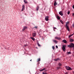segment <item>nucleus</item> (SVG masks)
I'll return each mask as SVG.
<instances>
[{
  "label": "nucleus",
  "mask_w": 74,
  "mask_h": 74,
  "mask_svg": "<svg viewBox=\"0 0 74 74\" xmlns=\"http://www.w3.org/2000/svg\"><path fill=\"white\" fill-rule=\"evenodd\" d=\"M68 47L70 48H74L73 49H74V44L73 43H71L70 45H68Z\"/></svg>",
  "instance_id": "f257e3e1"
},
{
  "label": "nucleus",
  "mask_w": 74,
  "mask_h": 74,
  "mask_svg": "<svg viewBox=\"0 0 74 74\" xmlns=\"http://www.w3.org/2000/svg\"><path fill=\"white\" fill-rule=\"evenodd\" d=\"M69 24V22H68L66 23V24L65 25V27H66L68 31H69V26H68V25H67Z\"/></svg>",
  "instance_id": "f03ea898"
},
{
  "label": "nucleus",
  "mask_w": 74,
  "mask_h": 74,
  "mask_svg": "<svg viewBox=\"0 0 74 74\" xmlns=\"http://www.w3.org/2000/svg\"><path fill=\"white\" fill-rule=\"evenodd\" d=\"M66 45H63L62 48V49L64 52L65 51V50H66Z\"/></svg>",
  "instance_id": "7ed1b4c3"
},
{
  "label": "nucleus",
  "mask_w": 74,
  "mask_h": 74,
  "mask_svg": "<svg viewBox=\"0 0 74 74\" xmlns=\"http://www.w3.org/2000/svg\"><path fill=\"white\" fill-rule=\"evenodd\" d=\"M66 68L67 70H72V69L69 66H66Z\"/></svg>",
  "instance_id": "20e7f679"
},
{
  "label": "nucleus",
  "mask_w": 74,
  "mask_h": 74,
  "mask_svg": "<svg viewBox=\"0 0 74 74\" xmlns=\"http://www.w3.org/2000/svg\"><path fill=\"white\" fill-rule=\"evenodd\" d=\"M48 18H49V16H46L45 17V20H46V21H49Z\"/></svg>",
  "instance_id": "39448f33"
},
{
  "label": "nucleus",
  "mask_w": 74,
  "mask_h": 74,
  "mask_svg": "<svg viewBox=\"0 0 74 74\" xmlns=\"http://www.w3.org/2000/svg\"><path fill=\"white\" fill-rule=\"evenodd\" d=\"M25 10V5H23L22 6V8L21 10L22 11H23V10Z\"/></svg>",
  "instance_id": "423d86ee"
},
{
  "label": "nucleus",
  "mask_w": 74,
  "mask_h": 74,
  "mask_svg": "<svg viewBox=\"0 0 74 74\" xmlns=\"http://www.w3.org/2000/svg\"><path fill=\"white\" fill-rule=\"evenodd\" d=\"M59 14H60V15H61V16H63V14L62 11H60L59 12Z\"/></svg>",
  "instance_id": "0eeeda50"
},
{
  "label": "nucleus",
  "mask_w": 74,
  "mask_h": 74,
  "mask_svg": "<svg viewBox=\"0 0 74 74\" xmlns=\"http://www.w3.org/2000/svg\"><path fill=\"white\" fill-rule=\"evenodd\" d=\"M36 33H33L32 34V36L34 37L36 36Z\"/></svg>",
  "instance_id": "6e6552de"
},
{
  "label": "nucleus",
  "mask_w": 74,
  "mask_h": 74,
  "mask_svg": "<svg viewBox=\"0 0 74 74\" xmlns=\"http://www.w3.org/2000/svg\"><path fill=\"white\" fill-rule=\"evenodd\" d=\"M55 39H57V40H60V37H55Z\"/></svg>",
  "instance_id": "1a4fd4ad"
},
{
  "label": "nucleus",
  "mask_w": 74,
  "mask_h": 74,
  "mask_svg": "<svg viewBox=\"0 0 74 74\" xmlns=\"http://www.w3.org/2000/svg\"><path fill=\"white\" fill-rule=\"evenodd\" d=\"M56 18L57 19H58V20H59L60 19V17H59V16L58 15H57Z\"/></svg>",
  "instance_id": "9d476101"
},
{
  "label": "nucleus",
  "mask_w": 74,
  "mask_h": 74,
  "mask_svg": "<svg viewBox=\"0 0 74 74\" xmlns=\"http://www.w3.org/2000/svg\"><path fill=\"white\" fill-rule=\"evenodd\" d=\"M27 27H26V26H25L23 27V29H22L23 31H24L25 30V29H27Z\"/></svg>",
  "instance_id": "9b49d317"
},
{
  "label": "nucleus",
  "mask_w": 74,
  "mask_h": 74,
  "mask_svg": "<svg viewBox=\"0 0 74 74\" xmlns=\"http://www.w3.org/2000/svg\"><path fill=\"white\" fill-rule=\"evenodd\" d=\"M62 42H63L64 43H67V41L65 40H63Z\"/></svg>",
  "instance_id": "f8f14e48"
},
{
  "label": "nucleus",
  "mask_w": 74,
  "mask_h": 74,
  "mask_svg": "<svg viewBox=\"0 0 74 74\" xmlns=\"http://www.w3.org/2000/svg\"><path fill=\"white\" fill-rule=\"evenodd\" d=\"M53 41L54 42H55L56 44L57 43V41L55 40H53Z\"/></svg>",
  "instance_id": "ddd939ff"
},
{
  "label": "nucleus",
  "mask_w": 74,
  "mask_h": 74,
  "mask_svg": "<svg viewBox=\"0 0 74 74\" xmlns=\"http://www.w3.org/2000/svg\"><path fill=\"white\" fill-rule=\"evenodd\" d=\"M45 70V68H43L41 70H39V71H44Z\"/></svg>",
  "instance_id": "4468645a"
},
{
  "label": "nucleus",
  "mask_w": 74,
  "mask_h": 74,
  "mask_svg": "<svg viewBox=\"0 0 74 74\" xmlns=\"http://www.w3.org/2000/svg\"><path fill=\"white\" fill-rule=\"evenodd\" d=\"M39 9V7L37 6V7L36 8L37 11H38Z\"/></svg>",
  "instance_id": "2eb2a0df"
},
{
  "label": "nucleus",
  "mask_w": 74,
  "mask_h": 74,
  "mask_svg": "<svg viewBox=\"0 0 74 74\" xmlns=\"http://www.w3.org/2000/svg\"><path fill=\"white\" fill-rule=\"evenodd\" d=\"M56 5H57V3H56V2H55L54 3V5L55 6Z\"/></svg>",
  "instance_id": "dca6fc26"
},
{
  "label": "nucleus",
  "mask_w": 74,
  "mask_h": 74,
  "mask_svg": "<svg viewBox=\"0 0 74 74\" xmlns=\"http://www.w3.org/2000/svg\"><path fill=\"white\" fill-rule=\"evenodd\" d=\"M67 53L68 55H70V54H71V53L70 52H67Z\"/></svg>",
  "instance_id": "f3484780"
},
{
  "label": "nucleus",
  "mask_w": 74,
  "mask_h": 74,
  "mask_svg": "<svg viewBox=\"0 0 74 74\" xmlns=\"http://www.w3.org/2000/svg\"><path fill=\"white\" fill-rule=\"evenodd\" d=\"M56 69H57L56 70H58L59 69H60V67H57Z\"/></svg>",
  "instance_id": "a211bd4d"
},
{
  "label": "nucleus",
  "mask_w": 74,
  "mask_h": 74,
  "mask_svg": "<svg viewBox=\"0 0 74 74\" xmlns=\"http://www.w3.org/2000/svg\"><path fill=\"white\" fill-rule=\"evenodd\" d=\"M70 41L71 42H72L73 41H74V40H73L72 39H71V40H70Z\"/></svg>",
  "instance_id": "6ab92c4d"
},
{
  "label": "nucleus",
  "mask_w": 74,
  "mask_h": 74,
  "mask_svg": "<svg viewBox=\"0 0 74 74\" xmlns=\"http://www.w3.org/2000/svg\"><path fill=\"white\" fill-rule=\"evenodd\" d=\"M60 21L62 24H63L64 23V22L62 21V20H60Z\"/></svg>",
  "instance_id": "aec40b11"
},
{
  "label": "nucleus",
  "mask_w": 74,
  "mask_h": 74,
  "mask_svg": "<svg viewBox=\"0 0 74 74\" xmlns=\"http://www.w3.org/2000/svg\"><path fill=\"white\" fill-rule=\"evenodd\" d=\"M31 39H32V40H33V41H34V40H35V39L33 37H31Z\"/></svg>",
  "instance_id": "412c9836"
},
{
  "label": "nucleus",
  "mask_w": 74,
  "mask_h": 74,
  "mask_svg": "<svg viewBox=\"0 0 74 74\" xmlns=\"http://www.w3.org/2000/svg\"><path fill=\"white\" fill-rule=\"evenodd\" d=\"M59 59L57 58V59H54V60H55V61H58V60Z\"/></svg>",
  "instance_id": "4be33fe9"
},
{
  "label": "nucleus",
  "mask_w": 74,
  "mask_h": 74,
  "mask_svg": "<svg viewBox=\"0 0 74 74\" xmlns=\"http://www.w3.org/2000/svg\"><path fill=\"white\" fill-rule=\"evenodd\" d=\"M24 1L25 3H27V1H26L24 0Z\"/></svg>",
  "instance_id": "5701e85b"
},
{
  "label": "nucleus",
  "mask_w": 74,
  "mask_h": 74,
  "mask_svg": "<svg viewBox=\"0 0 74 74\" xmlns=\"http://www.w3.org/2000/svg\"><path fill=\"white\" fill-rule=\"evenodd\" d=\"M61 65L62 64L60 63H59L58 66H61Z\"/></svg>",
  "instance_id": "b1692460"
},
{
  "label": "nucleus",
  "mask_w": 74,
  "mask_h": 74,
  "mask_svg": "<svg viewBox=\"0 0 74 74\" xmlns=\"http://www.w3.org/2000/svg\"><path fill=\"white\" fill-rule=\"evenodd\" d=\"M70 11H69L67 13L68 15H69L70 14Z\"/></svg>",
  "instance_id": "393cba45"
},
{
  "label": "nucleus",
  "mask_w": 74,
  "mask_h": 74,
  "mask_svg": "<svg viewBox=\"0 0 74 74\" xmlns=\"http://www.w3.org/2000/svg\"><path fill=\"white\" fill-rule=\"evenodd\" d=\"M37 45H38V46H39V47H41V45H40V44H39V43H38V42L37 43Z\"/></svg>",
  "instance_id": "a878e982"
},
{
  "label": "nucleus",
  "mask_w": 74,
  "mask_h": 74,
  "mask_svg": "<svg viewBox=\"0 0 74 74\" xmlns=\"http://www.w3.org/2000/svg\"><path fill=\"white\" fill-rule=\"evenodd\" d=\"M71 36L72 35H69V38H70V37H71L72 36Z\"/></svg>",
  "instance_id": "bb28decb"
},
{
  "label": "nucleus",
  "mask_w": 74,
  "mask_h": 74,
  "mask_svg": "<svg viewBox=\"0 0 74 74\" xmlns=\"http://www.w3.org/2000/svg\"><path fill=\"white\" fill-rule=\"evenodd\" d=\"M52 49L53 50L55 49V47H54V46L52 47Z\"/></svg>",
  "instance_id": "cd10ccee"
},
{
  "label": "nucleus",
  "mask_w": 74,
  "mask_h": 74,
  "mask_svg": "<svg viewBox=\"0 0 74 74\" xmlns=\"http://www.w3.org/2000/svg\"><path fill=\"white\" fill-rule=\"evenodd\" d=\"M38 60V62H39V61H40V58H39Z\"/></svg>",
  "instance_id": "c85d7f7f"
},
{
  "label": "nucleus",
  "mask_w": 74,
  "mask_h": 74,
  "mask_svg": "<svg viewBox=\"0 0 74 74\" xmlns=\"http://www.w3.org/2000/svg\"><path fill=\"white\" fill-rule=\"evenodd\" d=\"M34 28H35V29H37V26H35L34 27Z\"/></svg>",
  "instance_id": "c756f323"
},
{
  "label": "nucleus",
  "mask_w": 74,
  "mask_h": 74,
  "mask_svg": "<svg viewBox=\"0 0 74 74\" xmlns=\"http://www.w3.org/2000/svg\"><path fill=\"white\" fill-rule=\"evenodd\" d=\"M43 74H47V73H44V72H43L42 73Z\"/></svg>",
  "instance_id": "7c9ffc66"
},
{
  "label": "nucleus",
  "mask_w": 74,
  "mask_h": 74,
  "mask_svg": "<svg viewBox=\"0 0 74 74\" xmlns=\"http://www.w3.org/2000/svg\"><path fill=\"white\" fill-rule=\"evenodd\" d=\"M56 47L57 48H58V46L56 45Z\"/></svg>",
  "instance_id": "2f4dec72"
},
{
  "label": "nucleus",
  "mask_w": 74,
  "mask_h": 74,
  "mask_svg": "<svg viewBox=\"0 0 74 74\" xmlns=\"http://www.w3.org/2000/svg\"><path fill=\"white\" fill-rule=\"evenodd\" d=\"M72 26H73V27H74V24H73L72 25Z\"/></svg>",
  "instance_id": "473e14b6"
},
{
  "label": "nucleus",
  "mask_w": 74,
  "mask_h": 74,
  "mask_svg": "<svg viewBox=\"0 0 74 74\" xmlns=\"http://www.w3.org/2000/svg\"><path fill=\"white\" fill-rule=\"evenodd\" d=\"M73 9H74V5H73Z\"/></svg>",
  "instance_id": "72a5a7b5"
},
{
  "label": "nucleus",
  "mask_w": 74,
  "mask_h": 74,
  "mask_svg": "<svg viewBox=\"0 0 74 74\" xmlns=\"http://www.w3.org/2000/svg\"><path fill=\"white\" fill-rule=\"evenodd\" d=\"M72 15L73 16H74V13H73Z\"/></svg>",
  "instance_id": "f704fd0d"
},
{
  "label": "nucleus",
  "mask_w": 74,
  "mask_h": 74,
  "mask_svg": "<svg viewBox=\"0 0 74 74\" xmlns=\"http://www.w3.org/2000/svg\"><path fill=\"white\" fill-rule=\"evenodd\" d=\"M71 36H73V35H74V34H71Z\"/></svg>",
  "instance_id": "c9c22d12"
},
{
  "label": "nucleus",
  "mask_w": 74,
  "mask_h": 74,
  "mask_svg": "<svg viewBox=\"0 0 74 74\" xmlns=\"http://www.w3.org/2000/svg\"><path fill=\"white\" fill-rule=\"evenodd\" d=\"M65 74H68V73H67V72H66L65 73Z\"/></svg>",
  "instance_id": "e433bc0d"
},
{
  "label": "nucleus",
  "mask_w": 74,
  "mask_h": 74,
  "mask_svg": "<svg viewBox=\"0 0 74 74\" xmlns=\"http://www.w3.org/2000/svg\"><path fill=\"white\" fill-rule=\"evenodd\" d=\"M53 28H54V29H56V28H55V27H53Z\"/></svg>",
  "instance_id": "4c0bfd02"
},
{
  "label": "nucleus",
  "mask_w": 74,
  "mask_h": 74,
  "mask_svg": "<svg viewBox=\"0 0 74 74\" xmlns=\"http://www.w3.org/2000/svg\"><path fill=\"white\" fill-rule=\"evenodd\" d=\"M73 74H74V71H73Z\"/></svg>",
  "instance_id": "58836bf2"
},
{
  "label": "nucleus",
  "mask_w": 74,
  "mask_h": 74,
  "mask_svg": "<svg viewBox=\"0 0 74 74\" xmlns=\"http://www.w3.org/2000/svg\"><path fill=\"white\" fill-rule=\"evenodd\" d=\"M30 61H31V62H32V60H31Z\"/></svg>",
  "instance_id": "ea45409f"
},
{
  "label": "nucleus",
  "mask_w": 74,
  "mask_h": 74,
  "mask_svg": "<svg viewBox=\"0 0 74 74\" xmlns=\"http://www.w3.org/2000/svg\"><path fill=\"white\" fill-rule=\"evenodd\" d=\"M26 45H25V47H26Z\"/></svg>",
  "instance_id": "a19ab883"
}]
</instances>
